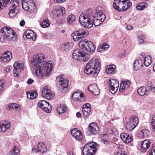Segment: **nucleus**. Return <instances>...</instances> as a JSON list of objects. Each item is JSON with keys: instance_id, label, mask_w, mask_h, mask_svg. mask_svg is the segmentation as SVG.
Returning <instances> with one entry per match:
<instances>
[{"instance_id": "f257e3e1", "label": "nucleus", "mask_w": 155, "mask_h": 155, "mask_svg": "<svg viewBox=\"0 0 155 155\" xmlns=\"http://www.w3.org/2000/svg\"><path fill=\"white\" fill-rule=\"evenodd\" d=\"M32 70L35 72V75L38 78H41L44 75L42 73V70L45 68L46 72L45 75L48 76L52 69V64L47 63L44 55L42 54H37L33 55L31 60Z\"/></svg>"}, {"instance_id": "f03ea898", "label": "nucleus", "mask_w": 155, "mask_h": 155, "mask_svg": "<svg viewBox=\"0 0 155 155\" xmlns=\"http://www.w3.org/2000/svg\"><path fill=\"white\" fill-rule=\"evenodd\" d=\"M101 64L98 59L91 60L87 64L84 70L87 74H95L99 71Z\"/></svg>"}, {"instance_id": "7ed1b4c3", "label": "nucleus", "mask_w": 155, "mask_h": 155, "mask_svg": "<svg viewBox=\"0 0 155 155\" xmlns=\"http://www.w3.org/2000/svg\"><path fill=\"white\" fill-rule=\"evenodd\" d=\"M1 34L0 40L3 42L6 39L11 41H15L16 39V35L15 32L11 28L5 27L0 30Z\"/></svg>"}, {"instance_id": "20e7f679", "label": "nucleus", "mask_w": 155, "mask_h": 155, "mask_svg": "<svg viewBox=\"0 0 155 155\" xmlns=\"http://www.w3.org/2000/svg\"><path fill=\"white\" fill-rule=\"evenodd\" d=\"M114 8L118 11L127 10L132 5V3L127 0H114Z\"/></svg>"}, {"instance_id": "39448f33", "label": "nucleus", "mask_w": 155, "mask_h": 155, "mask_svg": "<svg viewBox=\"0 0 155 155\" xmlns=\"http://www.w3.org/2000/svg\"><path fill=\"white\" fill-rule=\"evenodd\" d=\"M90 13L81 15L79 17V21L81 24L84 27L88 28H91L93 25L92 21L91 19L90 14L92 13L91 9H88Z\"/></svg>"}, {"instance_id": "423d86ee", "label": "nucleus", "mask_w": 155, "mask_h": 155, "mask_svg": "<svg viewBox=\"0 0 155 155\" xmlns=\"http://www.w3.org/2000/svg\"><path fill=\"white\" fill-rule=\"evenodd\" d=\"M79 47L84 49L88 53L92 54L95 49V47L91 41L81 40L79 43Z\"/></svg>"}, {"instance_id": "0eeeda50", "label": "nucleus", "mask_w": 155, "mask_h": 155, "mask_svg": "<svg viewBox=\"0 0 155 155\" xmlns=\"http://www.w3.org/2000/svg\"><path fill=\"white\" fill-rule=\"evenodd\" d=\"M72 56L73 59L78 60L81 62H86L89 59V55L88 54L78 49L73 51Z\"/></svg>"}, {"instance_id": "6e6552de", "label": "nucleus", "mask_w": 155, "mask_h": 155, "mask_svg": "<svg viewBox=\"0 0 155 155\" xmlns=\"http://www.w3.org/2000/svg\"><path fill=\"white\" fill-rule=\"evenodd\" d=\"M96 143L92 142L87 143L83 149V155H92L96 151Z\"/></svg>"}, {"instance_id": "1a4fd4ad", "label": "nucleus", "mask_w": 155, "mask_h": 155, "mask_svg": "<svg viewBox=\"0 0 155 155\" xmlns=\"http://www.w3.org/2000/svg\"><path fill=\"white\" fill-rule=\"evenodd\" d=\"M22 8L24 10L31 13L36 9L34 2L32 0H22Z\"/></svg>"}, {"instance_id": "9d476101", "label": "nucleus", "mask_w": 155, "mask_h": 155, "mask_svg": "<svg viewBox=\"0 0 155 155\" xmlns=\"http://www.w3.org/2000/svg\"><path fill=\"white\" fill-rule=\"evenodd\" d=\"M19 0H13L11 3V6L9 8L8 14L10 17H13L16 16L18 12V7L19 6Z\"/></svg>"}, {"instance_id": "9b49d317", "label": "nucleus", "mask_w": 155, "mask_h": 155, "mask_svg": "<svg viewBox=\"0 0 155 155\" xmlns=\"http://www.w3.org/2000/svg\"><path fill=\"white\" fill-rule=\"evenodd\" d=\"M73 35V39L76 41H78L80 39L85 37L88 34L87 30L81 29L75 31Z\"/></svg>"}, {"instance_id": "f8f14e48", "label": "nucleus", "mask_w": 155, "mask_h": 155, "mask_svg": "<svg viewBox=\"0 0 155 155\" xmlns=\"http://www.w3.org/2000/svg\"><path fill=\"white\" fill-rule=\"evenodd\" d=\"M108 85L110 92L112 94H114L118 89L119 83L116 79H111L108 81Z\"/></svg>"}, {"instance_id": "ddd939ff", "label": "nucleus", "mask_w": 155, "mask_h": 155, "mask_svg": "<svg viewBox=\"0 0 155 155\" xmlns=\"http://www.w3.org/2000/svg\"><path fill=\"white\" fill-rule=\"evenodd\" d=\"M56 81L59 83V85L63 89L64 92L68 90V79H64L62 75H60L56 78Z\"/></svg>"}, {"instance_id": "4468645a", "label": "nucleus", "mask_w": 155, "mask_h": 155, "mask_svg": "<svg viewBox=\"0 0 155 155\" xmlns=\"http://www.w3.org/2000/svg\"><path fill=\"white\" fill-rule=\"evenodd\" d=\"M41 95L43 97L50 100L54 97V94L49 89L48 87L45 86L43 89Z\"/></svg>"}, {"instance_id": "2eb2a0df", "label": "nucleus", "mask_w": 155, "mask_h": 155, "mask_svg": "<svg viewBox=\"0 0 155 155\" xmlns=\"http://www.w3.org/2000/svg\"><path fill=\"white\" fill-rule=\"evenodd\" d=\"M47 150V148L43 143L39 142L35 147L33 148L32 149V152L33 153H44Z\"/></svg>"}, {"instance_id": "dca6fc26", "label": "nucleus", "mask_w": 155, "mask_h": 155, "mask_svg": "<svg viewBox=\"0 0 155 155\" xmlns=\"http://www.w3.org/2000/svg\"><path fill=\"white\" fill-rule=\"evenodd\" d=\"M12 58L11 52L10 51H7L5 52L2 55L0 58V60L4 63L7 62L9 61Z\"/></svg>"}, {"instance_id": "f3484780", "label": "nucleus", "mask_w": 155, "mask_h": 155, "mask_svg": "<svg viewBox=\"0 0 155 155\" xmlns=\"http://www.w3.org/2000/svg\"><path fill=\"white\" fill-rule=\"evenodd\" d=\"M150 145V141L146 140L142 141L141 144L140 151L142 153L145 152L149 148Z\"/></svg>"}, {"instance_id": "a211bd4d", "label": "nucleus", "mask_w": 155, "mask_h": 155, "mask_svg": "<svg viewBox=\"0 0 155 155\" xmlns=\"http://www.w3.org/2000/svg\"><path fill=\"white\" fill-rule=\"evenodd\" d=\"M72 135L77 140H81L83 137L82 133L80 130H78L77 128L73 129L71 132Z\"/></svg>"}, {"instance_id": "6ab92c4d", "label": "nucleus", "mask_w": 155, "mask_h": 155, "mask_svg": "<svg viewBox=\"0 0 155 155\" xmlns=\"http://www.w3.org/2000/svg\"><path fill=\"white\" fill-rule=\"evenodd\" d=\"M10 124L6 121H2L0 122V132H5L9 129Z\"/></svg>"}, {"instance_id": "aec40b11", "label": "nucleus", "mask_w": 155, "mask_h": 155, "mask_svg": "<svg viewBox=\"0 0 155 155\" xmlns=\"http://www.w3.org/2000/svg\"><path fill=\"white\" fill-rule=\"evenodd\" d=\"M88 129L91 133L94 134H97L99 133V128L95 123L91 124L88 127Z\"/></svg>"}, {"instance_id": "412c9836", "label": "nucleus", "mask_w": 155, "mask_h": 155, "mask_svg": "<svg viewBox=\"0 0 155 155\" xmlns=\"http://www.w3.org/2000/svg\"><path fill=\"white\" fill-rule=\"evenodd\" d=\"M73 45L72 43H64L60 46V49L62 51L67 52L72 48Z\"/></svg>"}, {"instance_id": "4be33fe9", "label": "nucleus", "mask_w": 155, "mask_h": 155, "mask_svg": "<svg viewBox=\"0 0 155 155\" xmlns=\"http://www.w3.org/2000/svg\"><path fill=\"white\" fill-rule=\"evenodd\" d=\"M83 115L84 117H87L91 112L90 104L88 103L84 104L82 108Z\"/></svg>"}, {"instance_id": "5701e85b", "label": "nucleus", "mask_w": 155, "mask_h": 155, "mask_svg": "<svg viewBox=\"0 0 155 155\" xmlns=\"http://www.w3.org/2000/svg\"><path fill=\"white\" fill-rule=\"evenodd\" d=\"M36 33L30 30H27L25 32V36L26 38L33 41H35L36 39Z\"/></svg>"}, {"instance_id": "b1692460", "label": "nucleus", "mask_w": 155, "mask_h": 155, "mask_svg": "<svg viewBox=\"0 0 155 155\" xmlns=\"http://www.w3.org/2000/svg\"><path fill=\"white\" fill-rule=\"evenodd\" d=\"M88 89L94 95H97L100 93V91L97 84H94L88 87Z\"/></svg>"}, {"instance_id": "393cba45", "label": "nucleus", "mask_w": 155, "mask_h": 155, "mask_svg": "<svg viewBox=\"0 0 155 155\" xmlns=\"http://www.w3.org/2000/svg\"><path fill=\"white\" fill-rule=\"evenodd\" d=\"M143 66L142 60H135L134 62L133 69L134 71H137L140 69Z\"/></svg>"}, {"instance_id": "a878e982", "label": "nucleus", "mask_w": 155, "mask_h": 155, "mask_svg": "<svg viewBox=\"0 0 155 155\" xmlns=\"http://www.w3.org/2000/svg\"><path fill=\"white\" fill-rule=\"evenodd\" d=\"M137 92L138 94L141 96H143L144 95H147L149 93L148 89L144 87H141L138 89Z\"/></svg>"}, {"instance_id": "bb28decb", "label": "nucleus", "mask_w": 155, "mask_h": 155, "mask_svg": "<svg viewBox=\"0 0 155 155\" xmlns=\"http://www.w3.org/2000/svg\"><path fill=\"white\" fill-rule=\"evenodd\" d=\"M150 132L148 129H144L139 132L138 135L139 137L145 138L149 136Z\"/></svg>"}, {"instance_id": "cd10ccee", "label": "nucleus", "mask_w": 155, "mask_h": 155, "mask_svg": "<svg viewBox=\"0 0 155 155\" xmlns=\"http://www.w3.org/2000/svg\"><path fill=\"white\" fill-rule=\"evenodd\" d=\"M27 97L29 99H33L36 98L38 95L36 91H32L26 92Z\"/></svg>"}, {"instance_id": "c85d7f7f", "label": "nucleus", "mask_w": 155, "mask_h": 155, "mask_svg": "<svg viewBox=\"0 0 155 155\" xmlns=\"http://www.w3.org/2000/svg\"><path fill=\"white\" fill-rule=\"evenodd\" d=\"M102 17L103 18L101 19H98L94 17L92 21L94 25L96 26H98L102 23L105 20L106 16L105 15H103Z\"/></svg>"}, {"instance_id": "c756f323", "label": "nucleus", "mask_w": 155, "mask_h": 155, "mask_svg": "<svg viewBox=\"0 0 155 155\" xmlns=\"http://www.w3.org/2000/svg\"><path fill=\"white\" fill-rule=\"evenodd\" d=\"M83 97L84 94L81 93H80V92H75L73 93L72 95V98L75 101L78 100L81 101L80 99L81 98Z\"/></svg>"}, {"instance_id": "7c9ffc66", "label": "nucleus", "mask_w": 155, "mask_h": 155, "mask_svg": "<svg viewBox=\"0 0 155 155\" xmlns=\"http://www.w3.org/2000/svg\"><path fill=\"white\" fill-rule=\"evenodd\" d=\"M137 120L136 121V123L134 124L129 122H127L126 125V128L128 131H131L134 129L137 126L136 124Z\"/></svg>"}, {"instance_id": "2f4dec72", "label": "nucleus", "mask_w": 155, "mask_h": 155, "mask_svg": "<svg viewBox=\"0 0 155 155\" xmlns=\"http://www.w3.org/2000/svg\"><path fill=\"white\" fill-rule=\"evenodd\" d=\"M75 21V17L73 15H70L67 17V23L69 25L73 24Z\"/></svg>"}, {"instance_id": "473e14b6", "label": "nucleus", "mask_w": 155, "mask_h": 155, "mask_svg": "<svg viewBox=\"0 0 155 155\" xmlns=\"http://www.w3.org/2000/svg\"><path fill=\"white\" fill-rule=\"evenodd\" d=\"M66 108L63 104H60L58 106L57 108V112L59 114L64 113L66 111Z\"/></svg>"}, {"instance_id": "72a5a7b5", "label": "nucleus", "mask_w": 155, "mask_h": 155, "mask_svg": "<svg viewBox=\"0 0 155 155\" xmlns=\"http://www.w3.org/2000/svg\"><path fill=\"white\" fill-rule=\"evenodd\" d=\"M15 69L18 70L19 71H22L24 68V65L22 63H20L17 62H15L13 64Z\"/></svg>"}, {"instance_id": "f704fd0d", "label": "nucleus", "mask_w": 155, "mask_h": 155, "mask_svg": "<svg viewBox=\"0 0 155 155\" xmlns=\"http://www.w3.org/2000/svg\"><path fill=\"white\" fill-rule=\"evenodd\" d=\"M151 63V57L148 55L144 58L143 64L146 67L148 66Z\"/></svg>"}, {"instance_id": "c9c22d12", "label": "nucleus", "mask_w": 155, "mask_h": 155, "mask_svg": "<svg viewBox=\"0 0 155 155\" xmlns=\"http://www.w3.org/2000/svg\"><path fill=\"white\" fill-rule=\"evenodd\" d=\"M49 103L44 100H42L39 101L37 104V106L38 107H40L43 109L44 107L48 106Z\"/></svg>"}, {"instance_id": "e433bc0d", "label": "nucleus", "mask_w": 155, "mask_h": 155, "mask_svg": "<svg viewBox=\"0 0 155 155\" xmlns=\"http://www.w3.org/2000/svg\"><path fill=\"white\" fill-rule=\"evenodd\" d=\"M116 66L114 65H109L107 66L106 68V71L107 73H113L114 71Z\"/></svg>"}, {"instance_id": "4c0bfd02", "label": "nucleus", "mask_w": 155, "mask_h": 155, "mask_svg": "<svg viewBox=\"0 0 155 155\" xmlns=\"http://www.w3.org/2000/svg\"><path fill=\"white\" fill-rule=\"evenodd\" d=\"M11 0H0V11L2 7H5L7 4L10 3Z\"/></svg>"}, {"instance_id": "58836bf2", "label": "nucleus", "mask_w": 155, "mask_h": 155, "mask_svg": "<svg viewBox=\"0 0 155 155\" xmlns=\"http://www.w3.org/2000/svg\"><path fill=\"white\" fill-rule=\"evenodd\" d=\"M50 24V22L48 19L44 20L41 23V27L46 28L48 27Z\"/></svg>"}, {"instance_id": "ea45409f", "label": "nucleus", "mask_w": 155, "mask_h": 155, "mask_svg": "<svg viewBox=\"0 0 155 155\" xmlns=\"http://www.w3.org/2000/svg\"><path fill=\"white\" fill-rule=\"evenodd\" d=\"M18 105L16 104L12 103L8 105L7 109L12 110L13 109H17L18 108Z\"/></svg>"}, {"instance_id": "a19ab883", "label": "nucleus", "mask_w": 155, "mask_h": 155, "mask_svg": "<svg viewBox=\"0 0 155 155\" xmlns=\"http://www.w3.org/2000/svg\"><path fill=\"white\" fill-rule=\"evenodd\" d=\"M19 153V150L18 147L15 146L14 150L11 151L10 155H18Z\"/></svg>"}, {"instance_id": "79ce46f5", "label": "nucleus", "mask_w": 155, "mask_h": 155, "mask_svg": "<svg viewBox=\"0 0 155 155\" xmlns=\"http://www.w3.org/2000/svg\"><path fill=\"white\" fill-rule=\"evenodd\" d=\"M104 9L103 8L98 7H97L96 9V15H104L103 13L104 12Z\"/></svg>"}, {"instance_id": "37998d69", "label": "nucleus", "mask_w": 155, "mask_h": 155, "mask_svg": "<svg viewBox=\"0 0 155 155\" xmlns=\"http://www.w3.org/2000/svg\"><path fill=\"white\" fill-rule=\"evenodd\" d=\"M136 120H137L136 124H137V125L139 122L138 118L136 116H132L130 117L129 122L134 124L136 122L135 121Z\"/></svg>"}, {"instance_id": "c03bdc74", "label": "nucleus", "mask_w": 155, "mask_h": 155, "mask_svg": "<svg viewBox=\"0 0 155 155\" xmlns=\"http://www.w3.org/2000/svg\"><path fill=\"white\" fill-rule=\"evenodd\" d=\"M101 141L105 144H107L109 143L108 137L107 135H104L102 137Z\"/></svg>"}, {"instance_id": "a18cd8bd", "label": "nucleus", "mask_w": 155, "mask_h": 155, "mask_svg": "<svg viewBox=\"0 0 155 155\" xmlns=\"http://www.w3.org/2000/svg\"><path fill=\"white\" fill-rule=\"evenodd\" d=\"M132 139V136L131 135H128L127 137L123 141L125 143H129L130 142Z\"/></svg>"}, {"instance_id": "49530a36", "label": "nucleus", "mask_w": 155, "mask_h": 155, "mask_svg": "<svg viewBox=\"0 0 155 155\" xmlns=\"http://www.w3.org/2000/svg\"><path fill=\"white\" fill-rule=\"evenodd\" d=\"M5 83V80H2L0 81V94L3 91V88L4 87V84Z\"/></svg>"}, {"instance_id": "de8ad7c7", "label": "nucleus", "mask_w": 155, "mask_h": 155, "mask_svg": "<svg viewBox=\"0 0 155 155\" xmlns=\"http://www.w3.org/2000/svg\"><path fill=\"white\" fill-rule=\"evenodd\" d=\"M42 109L47 113H49L51 110V105L49 104L48 105V106L44 107Z\"/></svg>"}, {"instance_id": "09e8293b", "label": "nucleus", "mask_w": 155, "mask_h": 155, "mask_svg": "<svg viewBox=\"0 0 155 155\" xmlns=\"http://www.w3.org/2000/svg\"><path fill=\"white\" fill-rule=\"evenodd\" d=\"M151 125L153 131L155 132V114L153 117L151 121Z\"/></svg>"}, {"instance_id": "8fccbe9b", "label": "nucleus", "mask_w": 155, "mask_h": 155, "mask_svg": "<svg viewBox=\"0 0 155 155\" xmlns=\"http://www.w3.org/2000/svg\"><path fill=\"white\" fill-rule=\"evenodd\" d=\"M145 6L143 3L139 4L137 6L136 8L138 10H143Z\"/></svg>"}, {"instance_id": "3c124183", "label": "nucleus", "mask_w": 155, "mask_h": 155, "mask_svg": "<svg viewBox=\"0 0 155 155\" xmlns=\"http://www.w3.org/2000/svg\"><path fill=\"white\" fill-rule=\"evenodd\" d=\"M139 42L140 44H141L144 42V39L145 38V36L144 35H140L139 36Z\"/></svg>"}, {"instance_id": "603ef678", "label": "nucleus", "mask_w": 155, "mask_h": 155, "mask_svg": "<svg viewBox=\"0 0 155 155\" xmlns=\"http://www.w3.org/2000/svg\"><path fill=\"white\" fill-rule=\"evenodd\" d=\"M58 11L59 12L60 14H61L62 16H64L65 13V8L63 7H61Z\"/></svg>"}, {"instance_id": "864d4df0", "label": "nucleus", "mask_w": 155, "mask_h": 155, "mask_svg": "<svg viewBox=\"0 0 155 155\" xmlns=\"http://www.w3.org/2000/svg\"><path fill=\"white\" fill-rule=\"evenodd\" d=\"M101 46L104 51L107 50L109 47V45L107 43H103Z\"/></svg>"}, {"instance_id": "5fc2aeb1", "label": "nucleus", "mask_w": 155, "mask_h": 155, "mask_svg": "<svg viewBox=\"0 0 155 155\" xmlns=\"http://www.w3.org/2000/svg\"><path fill=\"white\" fill-rule=\"evenodd\" d=\"M127 88L126 87H125L124 85L122 83H121L120 86V87L119 89V91L120 92H124L125 89Z\"/></svg>"}, {"instance_id": "6e6d98bb", "label": "nucleus", "mask_w": 155, "mask_h": 155, "mask_svg": "<svg viewBox=\"0 0 155 155\" xmlns=\"http://www.w3.org/2000/svg\"><path fill=\"white\" fill-rule=\"evenodd\" d=\"M128 135L125 133H122L120 135V138L123 141L125 140L126 137H127Z\"/></svg>"}, {"instance_id": "4d7b16f0", "label": "nucleus", "mask_w": 155, "mask_h": 155, "mask_svg": "<svg viewBox=\"0 0 155 155\" xmlns=\"http://www.w3.org/2000/svg\"><path fill=\"white\" fill-rule=\"evenodd\" d=\"M45 38L47 39H51L52 37V35L50 34H45Z\"/></svg>"}, {"instance_id": "13d9d810", "label": "nucleus", "mask_w": 155, "mask_h": 155, "mask_svg": "<svg viewBox=\"0 0 155 155\" xmlns=\"http://www.w3.org/2000/svg\"><path fill=\"white\" fill-rule=\"evenodd\" d=\"M122 84L127 88L130 85V83L129 81H125Z\"/></svg>"}, {"instance_id": "bf43d9fd", "label": "nucleus", "mask_w": 155, "mask_h": 155, "mask_svg": "<svg viewBox=\"0 0 155 155\" xmlns=\"http://www.w3.org/2000/svg\"><path fill=\"white\" fill-rule=\"evenodd\" d=\"M152 83L150 81H148L147 83V87H146L147 89V88L149 89L150 87L152 86Z\"/></svg>"}, {"instance_id": "052dcab7", "label": "nucleus", "mask_w": 155, "mask_h": 155, "mask_svg": "<svg viewBox=\"0 0 155 155\" xmlns=\"http://www.w3.org/2000/svg\"><path fill=\"white\" fill-rule=\"evenodd\" d=\"M17 70H16V69H15L14 68V69H13V73L14 74V75L15 77H17L18 75V71Z\"/></svg>"}, {"instance_id": "680f3d73", "label": "nucleus", "mask_w": 155, "mask_h": 155, "mask_svg": "<svg viewBox=\"0 0 155 155\" xmlns=\"http://www.w3.org/2000/svg\"><path fill=\"white\" fill-rule=\"evenodd\" d=\"M127 39L125 37H124V39L122 41L123 44L124 45H126L127 43Z\"/></svg>"}, {"instance_id": "e2e57ef3", "label": "nucleus", "mask_w": 155, "mask_h": 155, "mask_svg": "<svg viewBox=\"0 0 155 155\" xmlns=\"http://www.w3.org/2000/svg\"><path fill=\"white\" fill-rule=\"evenodd\" d=\"M103 15H96V16L94 17L97 19H101V18H103Z\"/></svg>"}, {"instance_id": "0e129e2a", "label": "nucleus", "mask_w": 155, "mask_h": 155, "mask_svg": "<svg viewBox=\"0 0 155 155\" xmlns=\"http://www.w3.org/2000/svg\"><path fill=\"white\" fill-rule=\"evenodd\" d=\"M34 82V81L33 79L31 78H29L27 81V83L28 84H32Z\"/></svg>"}, {"instance_id": "69168bd1", "label": "nucleus", "mask_w": 155, "mask_h": 155, "mask_svg": "<svg viewBox=\"0 0 155 155\" xmlns=\"http://www.w3.org/2000/svg\"><path fill=\"white\" fill-rule=\"evenodd\" d=\"M115 155H127L124 152L120 151V152H117V154Z\"/></svg>"}, {"instance_id": "338daca9", "label": "nucleus", "mask_w": 155, "mask_h": 155, "mask_svg": "<svg viewBox=\"0 0 155 155\" xmlns=\"http://www.w3.org/2000/svg\"><path fill=\"white\" fill-rule=\"evenodd\" d=\"M98 51L99 52H101L104 51L103 48H102V46H100L98 47L97 48Z\"/></svg>"}, {"instance_id": "774afa93", "label": "nucleus", "mask_w": 155, "mask_h": 155, "mask_svg": "<svg viewBox=\"0 0 155 155\" xmlns=\"http://www.w3.org/2000/svg\"><path fill=\"white\" fill-rule=\"evenodd\" d=\"M25 24V22L24 20H22L20 22V25L21 26H24Z\"/></svg>"}]
</instances>
